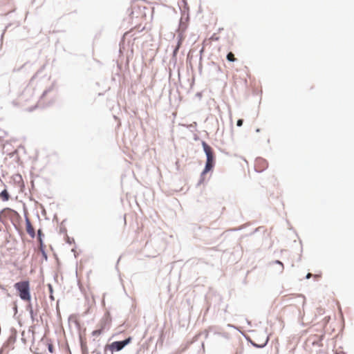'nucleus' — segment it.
Masks as SVG:
<instances>
[{"label": "nucleus", "instance_id": "f257e3e1", "mask_svg": "<svg viewBox=\"0 0 354 354\" xmlns=\"http://www.w3.org/2000/svg\"><path fill=\"white\" fill-rule=\"evenodd\" d=\"M15 288L20 299L24 301H31L30 282L28 280L19 281L15 283Z\"/></svg>", "mask_w": 354, "mask_h": 354}, {"label": "nucleus", "instance_id": "f03ea898", "mask_svg": "<svg viewBox=\"0 0 354 354\" xmlns=\"http://www.w3.org/2000/svg\"><path fill=\"white\" fill-rule=\"evenodd\" d=\"M132 341V337L129 336L123 340L114 341L111 344L105 345L104 348V354H106L107 351H111V353L118 352L122 351L126 346L129 344Z\"/></svg>", "mask_w": 354, "mask_h": 354}, {"label": "nucleus", "instance_id": "7ed1b4c3", "mask_svg": "<svg viewBox=\"0 0 354 354\" xmlns=\"http://www.w3.org/2000/svg\"><path fill=\"white\" fill-rule=\"evenodd\" d=\"M181 3L183 6H181L178 3L179 9L180 10L181 17L179 20V23H181L183 25H186L187 28L188 27L189 21V8L186 0H182Z\"/></svg>", "mask_w": 354, "mask_h": 354}, {"label": "nucleus", "instance_id": "20e7f679", "mask_svg": "<svg viewBox=\"0 0 354 354\" xmlns=\"http://www.w3.org/2000/svg\"><path fill=\"white\" fill-rule=\"evenodd\" d=\"M201 145L206 156L205 162L216 164V156L213 149L204 140L201 141Z\"/></svg>", "mask_w": 354, "mask_h": 354}, {"label": "nucleus", "instance_id": "39448f33", "mask_svg": "<svg viewBox=\"0 0 354 354\" xmlns=\"http://www.w3.org/2000/svg\"><path fill=\"white\" fill-rule=\"evenodd\" d=\"M268 167V161L261 158L258 157L255 159V168L254 170L257 173H261L264 171Z\"/></svg>", "mask_w": 354, "mask_h": 354}, {"label": "nucleus", "instance_id": "423d86ee", "mask_svg": "<svg viewBox=\"0 0 354 354\" xmlns=\"http://www.w3.org/2000/svg\"><path fill=\"white\" fill-rule=\"evenodd\" d=\"M187 30V26L183 25L182 22L178 23V27L176 30L177 32V42L183 44V41L185 39L184 32Z\"/></svg>", "mask_w": 354, "mask_h": 354}, {"label": "nucleus", "instance_id": "0eeeda50", "mask_svg": "<svg viewBox=\"0 0 354 354\" xmlns=\"http://www.w3.org/2000/svg\"><path fill=\"white\" fill-rule=\"evenodd\" d=\"M24 217H25L26 232L32 239H34L36 236L35 231L34 228L32 227V223H31L30 219L28 218V216L26 214H25Z\"/></svg>", "mask_w": 354, "mask_h": 354}, {"label": "nucleus", "instance_id": "6e6552de", "mask_svg": "<svg viewBox=\"0 0 354 354\" xmlns=\"http://www.w3.org/2000/svg\"><path fill=\"white\" fill-rule=\"evenodd\" d=\"M111 322V317L109 312L105 314V317H104L100 321V328L99 329H103V332L106 328L107 326L109 325Z\"/></svg>", "mask_w": 354, "mask_h": 354}, {"label": "nucleus", "instance_id": "1a4fd4ad", "mask_svg": "<svg viewBox=\"0 0 354 354\" xmlns=\"http://www.w3.org/2000/svg\"><path fill=\"white\" fill-rule=\"evenodd\" d=\"M246 340L249 342L252 346L257 348H263L266 346L269 341V337L268 336L266 340L261 344H257L254 342L250 337H245Z\"/></svg>", "mask_w": 354, "mask_h": 354}, {"label": "nucleus", "instance_id": "9d476101", "mask_svg": "<svg viewBox=\"0 0 354 354\" xmlns=\"http://www.w3.org/2000/svg\"><path fill=\"white\" fill-rule=\"evenodd\" d=\"M17 335V330L12 327L10 330V335L8 338L7 342L9 344H14L16 342Z\"/></svg>", "mask_w": 354, "mask_h": 354}, {"label": "nucleus", "instance_id": "9b49d317", "mask_svg": "<svg viewBox=\"0 0 354 354\" xmlns=\"http://www.w3.org/2000/svg\"><path fill=\"white\" fill-rule=\"evenodd\" d=\"M44 234L41 229H39L37 232V239L39 242V248H45L46 245L44 243Z\"/></svg>", "mask_w": 354, "mask_h": 354}, {"label": "nucleus", "instance_id": "f8f14e48", "mask_svg": "<svg viewBox=\"0 0 354 354\" xmlns=\"http://www.w3.org/2000/svg\"><path fill=\"white\" fill-rule=\"evenodd\" d=\"M11 213L17 214V212L15 210L10 208V207L3 208L0 212V220L1 219V216H4L6 218V217L9 216Z\"/></svg>", "mask_w": 354, "mask_h": 354}, {"label": "nucleus", "instance_id": "ddd939ff", "mask_svg": "<svg viewBox=\"0 0 354 354\" xmlns=\"http://www.w3.org/2000/svg\"><path fill=\"white\" fill-rule=\"evenodd\" d=\"M10 198V195L8 192L7 189H4L0 192V198L2 201L6 202L8 201Z\"/></svg>", "mask_w": 354, "mask_h": 354}, {"label": "nucleus", "instance_id": "4468645a", "mask_svg": "<svg viewBox=\"0 0 354 354\" xmlns=\"http://www.w3.org/2000/svg\"><path fill=\"white\" fill-rule=\"evenodd\" d=\"M80 344L82 354H88V347L86 342L80 337Z\"/></svg>", "mask_w": 354, "mask_h": 354}, {"label": "nucleus", "instance_id": "2eb2a0df", "mask_svg": "<svg viewBox=\"0 0 354 354\" xmlns=\"http://www.w3.org/2000/svg\"><path fill=\"white\" fill-rule=\"evenodd\" d=\"M214 166L215 164L205 162L204 169H203L202 172H203V174H207L208 172L213 170Z\"/></svg>", "mask_w": 354, "mask_h": 354}, {"label": "nucleus", "instance_id": "dca6fc26", "mask_svg": "<svg viewBox=\"0 0 354 354\" xmlns=\"http://www.w3.org/2000/svg\"><path fill=\"white\" fill-rule=\"evenodd\" d=\"M214 166L215 164L205 162L204 169H203L202 172H203V174H207L208 172L213 170Z\"/></svg>", "mask_w": 354, "mask_h": 354}, {"label": "nucleus", "instance_id": "f3484780", "mask_svg": "<svg viewBox=\"0 0 354 354\" xmlns=\"http://www.w3.org/2000/svg\"><path fill=\"white\" fill-rule=\"evenodd\" d=\"M47 287H48V291H49V299L51 301H54L55 300V297L53 296V285L51 283H48L47 284Z\"/></svg>", "mask_w": 354, "mask_h": 354}, {"label": "nucleus", "instance_id": "a211bd4d", "mask_svg": "<svg viewBox=\"0 0 354 354\" xmlns=\"http://www.w3.org/2000/svg\"><path fill=\"white\" fill-rule=\"evenodd\" d=\"M226 59L230 62H234L237 60V59L235 58L234 53L232 52H229L227 54Z\"/></svg>", "mask_w": 354, "mask_h": 354}, {"label": "nucleus", "instance_id": "6ab92c4d", "mask_svg": "<svg viewBox=\"0 0 354 354\" xmlns=\"http://www.w3.org/2000/svg\"><path fill=\"white\" fill-rule=\"evenodd\" d=\"M46 344H47L48 352L50 353H53V352H54V347H53V345L52 344L51 340L50 339H46Z\"/></svg>", "mask_w": 354, "mask_h": 354}, {"label": "nucleus", "instance_id": "aec40b11", "mask_svg": "<svg viewBox=\"0 0 354 354\" xmlns=\"http://www.w3.org/2000/svg\"><path fill=\"white\" fill-rule=\"evenodd\" d=\"M54 86L51 85L48 88L45 89L41 94V98H43L44 96H46L48 93L51 92L53 90Z\"/></svg>", "mask_w": 354, "mask_h": 354}, {"label": "nucleus", "instance_id": "412c9836", "mask_svg": "<svg viewBox=\"0 0 354 354\" xmlns=\"http://www.w3.org/2000/svg\"><path fill=\"white\" fill-rule=\"evenodd\" d=\"M64 240H65V242L68 244H73V243H75V240L73 238H71L70 236H68V235H66L64 236Z\"/></svg>", "mask_w": 354, "mask_h": 354}, {"label": "nucleus", "instance_id": "4be33fe9", "mask_svg": "<svg viewBox=\"0 0 354 354\" xmlns=\"http://www.w3.org/2000/svg\"><path fill=\"white\" fill-rule=\"evenodd\" d=\"M272 263H274V264H277V265H279L280 266L279 272L280 273H281L283 272V268H284L283 263L281 261H279V260H275Z\"/></svg>", "mask_w": 354, "mask_h": 354}, {"label": "nucleus", "instance_id": "5701e85b", "mask_svg": "<svg viewBox=\"0 0 354 354\" xmlns=\"http://www.w3.org/2000/svg\"><path fill=\"white\" fill-rule=\"evenodd\" d=\"M40 252H41V256H42V258L45 260V261H48V254H47V252L45 250V248H40Z\"/></svg>", "mask_w": 354, "mask_h": 354}, {"label": "nucleus", "instance_id": "b1692460", "mask_svg": "<svg viewBox=\"0 0 354 354\" xmlns=\"http://www.w3.org/2000/svg\"><path fill=\"white\" fill-rule=\"evenodd\" d=\"M196 127H197V123L196 122H194L193 123L187 125V128L189 129L190 131H196Z\"/></svg>", "mask_w": 354, "mask_h": 354}, {"label": "nucleus", "instance_id": "393cba45", "mask_svg": "<svg viewBox=\"0 0 354 354\" xmlns=\"http://www.w3.org/2000/svg\"><path fill=\"white\" fill-rule=\"evenodd\" d=\"M103 333V329H96L93 330L91 335L93 336H99Z\"/></svg>", "mask_w": 354, "mask_h": 354}, {"label": "nucleus", "instance_id": "a878e982", "mask_svg": "<svg viewBox=\"0 0 354 354\" xmlns=\"http://www.w3.org/2000/svg\"><path fill=\"white\" fill-rule=\"evenodd\" d=\"M59 233L64 234V236L67 235V230L66 227L64 225H60Z\"/></svg>", "mask_w": 354, "mask_h": 354}, {"label": "nucleus", "instance_id": "bb28decb", "mask_svg": "<svg viewBox=\"0 0 354 354\" xmlns=\"http://www.w3.org/2000/svg\"><path fill=\"white\" fill-rule=\"evenodd\" d=\"M205 175L206 174H203V172L201 173L200 179L198 180V185L201 184V183H203L204 182V180H205Z\"/></svg>", "mask_w": 354, "mask_h": 354}, {"label": "nucleus", "instance_id": "cd10ccee", "mask_svg": "<svg viewBox=\"0 0 354 354\" xmlns=\"http://www.w3.org/2000/svg\"><path fill=\"white\" fill-rule=\"evenodd\" d=\"M28 304L26 306V310L30 313V312H31V310H33L32 304H31V301H28Z\"/></svg>", "mask_w": 354, "mask_h": 354}, {"label": "nucleus", "instance_id": "c85d7f7f", "mask_svg": "<svg viewBox=\"0 0 354 354\" xmlns=\"http://www.w3.org/2000/svg\"><path fill=\"white\" fill-rule=\"evenodd\" d=\"M12 309H13V311H14L15 315L18 312V306H17V304L16 302L14 303Z\"/></svg>", "mask_w": 354, "mask_h": 354}, {"label": "nucleus", "instance_id": "c756f323", "mask_svg": "<svg viewBox=\"0 0 354 354\" xmlns=\"http://www.w3.org/2000/svg\"><path fill=\"white\" fill-rule=\"evenodd\" d=\"M30 313V319L32 320V322H35V315L34 313V310H31V312L29 313Z\"/></svg>", "mask_w": 354, "mask_h": 354}, {"label": "nucleus", "instance_id": "7c9ffc66", "mask_svg": "<svg viewBox=\"0 0 354 354\" xmlns=\"http://www.w3.org/2000/svg\"><path fill=\"white\" fill-rule=\"evenodd\" d=\"M243 124V119H239L236 121V126L239 127H241Z\"/></svg>", "mask_w": 354, "mask_h": 354}, {"label": "nucleus", "instance_id": "2f4dec72", "mask_svg": "<svg viewBox=\"0 0 354 354\" xmlns=\"http://www.w3.org/2000/svg\"><path fill=\"white\" fill-rule=\"evenodd\" d=\"M178 51H179L178 48L175 47L172 52V56L176 57V56H177Z\"/></svg>", "mask_w": 354, "mask_h": 354}, {"label": "nucleus", "instance_id": "473e14b6", "mask_svg": "<svg viewBox=\"0 0 354 354\" xmlns=\"http://www.w3.org/2000/svg\"><path fill=\"white\" fill-rule=\"evenodd\" d=\"M263 228H264V227H263V226H260L259 227H257L250 234L251 235L254 234L259 232L261 229H263Z\"/></svg>", "mask_w": 354, "mask_h": 354}, {"label": "nucleus", "instance_id": "72a5a7b5", "mask_svg": "<svg viewBox=\"0 0 354 354\" xmlns=\"http://www.w3.org/2000/svg\"><path fill=\"white\" fill-rule=\"evenodd\" d=\"M176 62H177V56H176V57L171 56V58L170 59V63H174V64L175 65Z\"/></svg>", "mask_w": 354, "mask_h": 354}, {"label": "nucleus", "instance_id": "f704fd0d", "mask_svg": "<svg viewBox=\"0 0 354 354\" xmlns=\"http://www.w3.org/2000/svg\"><path fill=\"white\" fill-rule=\"evenodd\" d=\"M243 348L241 346L239 348H237L235 354H243Z\"/></svg>", "mask_w": 354, "mask_h": 354}, {"label": "nucleus", "instance_id": "c9c22d12", "mask_svg": "<svg viewBox=\"0 0 354 354\" xmlns=\"http://www.w3.org/2000/svg\"><path fill=\"white\" fill-rule=\"evenodd\" d=\"M193 139L195 140V141H198L199 140V137L197 134H194V136H193Z\"/></svg>", "mask_w": 354, "mask_h": 354}, {"label": "nucleus", "instance_id": "e433bc0d", "mask_svg": "<svg viewBox=\"0 0 354 354\" xmlns=\"http://www.w3.org/2000/svg\"><path fill=\"white\" fill-rule=\"evenodd\" d=\"M213 64L216 66V68L217 71H218V72H221V67H220L219 66L216 65L214 62H213Z\"/></svg>", "mask_w": 354, "mask_h": 354}, {"label": "nucleus", "instance_id": "4c0bfd02", "mask_svg": "<svg viewBox=\"0 0 354 354\" xmlns=\"http://www.w3.org/2000/svg\"><path fill=\"white\" fill-rule=\"evenodd\" d=\"M311 276H312V274H311V273H310V272H308V273L306 275L305 278H306V279H310V278L311 277Z\"/></svg>", "mask_w": 354, "mask_h": 354}, {"label": "nucleus", "instance_id": "58836bf2", "mask_svg": "<svg viewBox=\"0 0 354 354\" xmlns=\"http://www.w3.org/2000/svg\"><path fill=\"white\" fill-rule=\"evenodd\" d=\"M196 96L201 98L202 97V93L201 92H198L196 93Z\"/></svg>", "mask_w": 354, "mask_h": 354}, {"label": "nucleus", "instance_id": "ea45409f", "mask_svg": "<svg viewBox=\"0 0 354 354\" xmlns=\"http://www.w3.org/2000/svg\"><path fill=\"white\" fill-rule=\"evenodd\" d=\"M203 52V48H202L200 50V60L202 59V53Z\"/></svg>", "mask_w": 354, "mask_h": 354}, {"label": "nucleus", "instance_id": "a19ab883", "mask_svg": "<svg viewBox=\"0 0 354 354\" xmlns=\"http://www.w3.org/2000/svg\"><path fill=\"white\" fill-rule=\"evenodd\" d=\"M0 288L2 290V291L5 293L7 292L6 288H4L1 284H0Z\"/></svg>", "mask_w": 354, "mask_h": 354}, {"label": "nucleus", "instance_id": "79ce46f5", "mask_svg": "<svg viewBox=\"0 0 354 354\" xmlns=\"http://www.w3.org/2000/svg\"><path fill=\"white\" fill-rule=\"evenodd\" d=\"M198 71H199L200 73H201V71H202V64H201V63L199 64Z\"/></svg>", "mask_w": 354, "mask_h": 354}, {"label": "nucleus", "instance_id": "37998d69", "mask_svg": "<svg viewBox=\"0 0 354 354\" xmlns=\"http://www.w3.org/2000/svg\"><path fill=\"white\" fill-rule=\"evenodd\" d=\"M6 346V344H3V346L0 348V354H3V347Z\"/></svg>", "mask_w": 354, "mask_h": 354}, {"label": "nucleus", "instance_id": "c03bdc74", "mask_svg": "<svg viewBox=\"0 0 354 354\" xmlns=\"http://www.w3.org/2000/svg\"><path fill=\"white\" fill-rule=\"evenodd\" d=\"M181 45H182V44H180V43H178V42H177V44H176V48H178V50H179V49H180V46H181Z\"/></svg>", "mask_w": 354, "mask_h": 354}, {"label": "nucleus", "instance_id": "a18cd8bd", "mask_svg": "<svg viewBox=\"0 0 354 354\" xmlns=\"http://www.w3.org/2000/svg\"><path fill=\"white\" fill-rule=\"evenodd\" d=\"M71 252L74 253V255H75V257H76V254H75V248H73V249L71 250Z\"/></svg>", "mask_w": 354, "mask_h": 354}, {"label": "nucleus", "instance_id": "49530a36", "mask_svg": "<svg viewBox=\"0 0 354 354\" xmlns=\"http://www.w3.org/2000/svg\"><path fill=\"white\" fill-rule=\"evenodd\" d=\"M93 353H95V354H101V352L100 351H98L97 350H94L93 351Z\"/></svg>", "mask_w": 354, "mask_h": 354}, {"label": "nucleus", "instance_id": "de8ad7c7", "mask_svg": "<svg viewBox=\"0 0 354 354\" xmlns=\"http://www.w3.org/2000/svg\"><path fill=\"white\" fill-rule=\"evenodd\" d=\"M66 219L63 220L62 222L61 223V225H64V223H66Z\"/></svg>", "mask_w": 354, "mask_h": 354}, {"label": "nucleus", "instance_id": "09e8293b", "mask_svg": "<svg viewBox=\"0 0 354 354\" xmlns=\"http://www.w3.org/2000/svg\"><path fill=\"white\" fill-rule=\"evenodd\" d=\"M256 132H257V133L260 132V129H259V128H257V129H256Z\"/></svg>", "mask_w": 354, "mask_h": 354}, {"label": "nucleus", "instance_id": "8fccbe9b", "mask_svg": "<svg viewBox=\"0 0 354 354\" xmlns=\"http://www.w3.org/2000/svg\"><path fill=\"white\" fill-rule=\"evenodd\" d=\"M35 107H36V106H34V107L30 108V111H31L34 110V109H35Z\"/></svg>", "mask_w": 354, "mask_h": 354}, {"label": "nucleus", "instance_id": "3c124183", "mask_svg": "<svg viewBox=\"0 0 354 354\" xmlns=\"http://www.w3.org/2000/svg\"><path fill=\"white\" fill-rule=\"evenodd\" d=\"M13 225H14V226H15V229H16V230H18V227H17L15 224H14V223H13Z\"/></svg>", "mask_w": 354, "mask_h": 354}, {"label": "nucleus", "instance_id": "603ef678", "mask_svg": "<svg viewBox=\"0 0 354 354\" xmlns=\"http://www.w3.org/2000/svg\"><path fill=\"white\" fill-rule=\"evenodd\" d=\"M120 260V257L118 259L117 263H119Z\"/></svg>", "mask_w": 354, "mask_h": 354}, {"label": "nucleus", "instance_id": "864d4df0", "mask_svg": "<svg viewBox=\"0 0 354 354\" xmlns=\"http://www.w3.org/2000/svg\"><path fill=\"white\" fill-rule=\"evenodd\" d=\"M301 297L304 299H305V297H304V296L301 295Z\"/></svg>", "mask_w": 354, "mask_h": 354}, {"label": "nucleus", "instance_id": "5fc2aeb1", "mask_svg": "<svg viewBox=\"0 0 354 354\" xmlns=\"http://www.w3.org/2000/svg\"><path fill=\"white\" fill-rule=\"evenodd\" d=\"M44 337H43L41 338V341H44Z\"/></svg>", "mask_w": 354, "mask_h": 354}]
</instances>
